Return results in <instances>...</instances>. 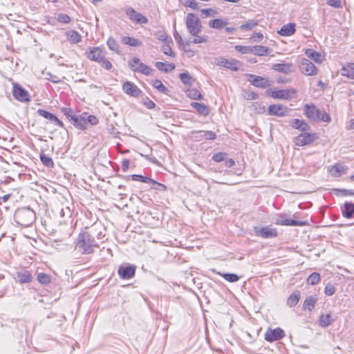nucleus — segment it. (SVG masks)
<instances>
[{"label":"nucleus","mask_w":354,"mask_h":354,"mask_svg":"<svg viewBox=\"0 0 354 354\" xmlns=\"http://www.w3.org/2000/svg\"><path fill=\"white\" fill-rule=\"evenodd\" d=\"M97 247L95 239L86 231L79 234L75 243V249L83 254H92Z\"/></svg>","instance_id":"1"},{"label":"nucleus","mask_w":354,"mask_h":354,"mask_svg":"<svg viewBox=\"0 0 354 354\" xmlns=\"http://www.w3.org/2000/svg\"><path fill=\"white\" fill-rule=\"evenodd\" d=\"M35 213L29 207L19 208L14 214V218L17 223L22 227H29L35 221Z\"/></svg>","instance_id":"2"},{"label":"nucleus","mask_w":354,"mask_h":354,"mask_svg":"<svg viewBox=\"0 0 354 354\" xmlns=\"http://www.w3.org/2000/svg\"><path fill=\"white\" fill-rule=\"evenodd\" d=\"M185 24L188 32L192 36H197V34L201 31V22L198 16L194 13L187 14Z\"/></svg>","instance_id":"3"},{"label":"nucleus","mask_w":354,"mask_h":354,"mask_svg":"<svg viewBox=\"0 0 354 354\" xmlns=\"http://www.w3.org/2000/svg\"><path fill=\"white\" fill-rule=\"evenodd\" d=\"M132 71L141 73L146 75H151L153 70L146 64H143L139 58L134 57L129 62Z\"/></svg>","instance_id":"4"},{"label":"nucleus","mask_w":354,"mask_h":354,"mask_svg":"<svg viewBox=\"0 0 354 354\" xmlns=\"http://www.w3.org/2000/svg\"><path fill=\"white\" fill-rule=\"evenodd\" d=\"M12 95L15 99L19 102H29L30 101L28 92L17 83L13 84Z\"/></svg>","instance_id":"5"},{"label":"nucleus","mask_w":354,"mask_h":354,"mask_svg":"<svg viewBox=\"0 0 354 354\" xmlns=\"http://www.w3.org/2000/svg\"><path fill=\"white\" fill-rule=\"evenodd\" d=\"M254 232L256 236L263 239H270L277 236L278 232L275 228L270 226L254 227Z\"/></svg>","instance_id":"6"},{"label":"nucleus","mask_w":354,"mask_h":354,"mask_svg":"<svg viewBox=\"0 0 354 354\" xmlns=\"http://www.w3.org/2000/svg\"><path fill=\"white\" fill-rule=\"evenodd\" d=\"M317 139L315 133H302L295 138L294 142L297 146L302 147L311 144Z\"/></svg>","instance_id":"7"},{"label":"nucleus","mask_w":354,"mask_h":354,"mask_svg":"<svg viewBox=\"0 0 354 354\" xmlns=\"http://www.w3.org/2000/svg\"><path fill=\"white\" fill-rule=\"evenodd\" d=\"M290 109L282 104H271L268 106V113L270 115L283 117L287 115Z\"/></svg>","instance_id":"8"},{"label":"nucleus","mask_w":354,"mask_h":354,"mask_svg":"<svg viewBox=\"0 0 354 354\" xmlns=\"http://www.w3.org/2000/svg\"><path fill=\"white\" fill-rule=\"evenodd\" d=\"M300 70L306 75H315L317 72L315 64L306 58L301 61Z\"/></svg>","instance_id":"9"},{"label":"nucleus","mask_w":354,"mask_h":354,"mask_svg":"<svg viewBox=\"0 0 354 354\" xmlns=\"http://www.w3.org/2000/svg\"><path fill=\"white\" fill-rule=\"evenodd\" d=\"M126 14L129 18L139 24H145L148 22V19L141 13L136 12L133 8H127Z\"/></svg>","instance_id":"10"},{"label":"nucleus","mask_w":354,"mask_h":354,"mask_svg":"<svg viewBox=\"0 0 354 354\" xmlns=\"http://www.w3.org/2000/svg\"><path fill=\"white\" fill-rule=\"evenodd\" d=\"M284 336V331L280 328H277L273 330H268L265 334V339L269 342H272L282 339Z\"/></svg>","instance_id":"11"},{"label":"nucleus","mask_w":354,"mask_h":354,"mask_svg":"<svg viewBox=\"0 0 354 354\" xmlns=\"http://www.w3.org/2000/svg\"><path fill=\"white\" fill-rule=\"evenodd\" d=\"M106 52L102 50L100 47L89 48L88 52L87 53V57L96 62H100L102 60V58L105 57Z\"/></svg>","instance_id":"12"},{"label":"nucleus","mask_w":354,"mask_h":354,"mask_svg":"<svg viewBox=\"0 0 354 354\" xmlns=\"http://www.w3.org/2000/svg\"><path fill=\"white\" fill-rule=\"evenodd\" d=\"M136 272V267L134 266H120L118 268V273L122 279H129L134 277Z\"/></svg>","instance_id":"13"},{"label":"nucleus","mask_w":354,"mask_h":354,"mask_svg":"<svg viewBox=\"0 0 354 354\" xmlns=\"http://www.w3.org/2000/svg\"><path fill=\"white\" fill-rule=\"evenodd\" d=\"M296 93L295 89H283L272 91L270 92V97L274 99L288 100Z\"/></svg>","instance_id":"14"},{"label":"nucleus","mask_w":354,"mask_h":354,"mask_svg":"<svg viewBox=\"0 0 354 354\" xmlns=\"http://www.w3.org/2000/svg\"><path fill=\"white\" fill-rule=\"evenodd\" d=\"M274 223L278 225L286 226H303L305 222L297 221L291 218H284L283 216L279 215L276 218Z\"/></svg>","instance_id":"15"},{"label":"nucleus","mask_w":354,"mask_h":354,"mask_svg":"<svg viewBox=\"0 0 354 354\" xmlns=\"http://www.w3.org/2000/svg\"><path fill=\"white\" fill-rule=\"evenodd\" d=\"M218 66L231 69L232 71H236L239 70V66H240V62L236 59H227L223 57H221L218 60Z\"/></svg>","instance_id":"16"},{"label":"nucleus","mask_w":354,"mask_h":354,"mask_svg":"<svg viewBox=\"0 0 354 354\" xmlns=\"http://www.w3.org/2000/svg\"><path fill=\"white\" fill-rule=\"evenodd\" d=\"M304 113L306 116L311 120L317 121L320 114V111L313 104H306L304 106Z\"/></svg>","instance_id":"17"},{"label":"nucleus","mask_w":354,"mask_h":354,"mask_svg":"<svg viewBox=\"0 0 354 354\" xmlns=\"http://www.w3.org/2000/svg\"><path fill=\"white\" fill-rule=\"evenodd\" d=\"M250 82L252 84H253L256 87L265 88L270 86V83L268 80L255 75H250Z\"/></svg>","instance_id":"18"},{"label":"nucleus","mask_w":354,"mask_h":354,"mask_svg":"<svg viewBox=\"0 0 354 354\" xmlns=\"http://www.w3.org/2000/svg\"><path fill=\"white\" fill-rule=\"evenodd\" d=\"M122 88L125 93L133 97L139 96L141 93L140 88L131 82H126L123 84Z\"/></svg>","instance_id":"19"},{"label":"nucleus","mask_w":354,"mask_h":354,"mask_svg":"<svg viewBox=\"0 0 354 354\" xmlns=\"http://www.w3.org/2000/svg\"><path fill=\"white\" fill-rule=\"evenodd\" d=\"M37 113L39 115L51 121L52 122H54L57 125L61 127H64L63 122L61 120H59L55 115L44 109H38Z\"/></svg>","instance_id":"20"},{"label":"nucleus","mask_w":354,"mask_h":354,"mask_svg":"<svg viewBox=\"0 0 354 354\" xmlns=\"http://www.w3.org/2000/svg\"><path fill=\"white\" fill-rule=\"evenodd\" d=\"M86 116V113H83L80 115H77L75 118H73V120L71 123L79 129L84 130L87 128Z\"/></svg>","instance_id":"21"},{"label":"nucleus","mask_w":354,"mask_h":354,"mask_svg":"<svg viewBox=\"0 0 354 354\" xmlns=\"http://www.w3.org/2000/svg\"><path fill=\"white\" fill-rule=\"evenodd\" d=\"M272 68L279 73L289 74L292 72V64L290 63H277L274 64Z\"/></svg>","instance_id":"22"},{"label":"nucleus","mask_w":354,"mask_h":354,"mask_svg":"<svg viewBox=\"0 0 354 354\" xmlns=\"http://www.w3.org/2000/svg\"><path fill=\"white\" fill-rule=\"evenodd\" d=\"M342 216L346 218H351L354 216V203L345 202L342 208Z\"/></svg>","instance_id":"23"},{"label":"nucleus","mask_w":354,"mask_h":354,"mask_svg":"<svg viewBox=\"0 0 354 354\" xmlns=\"http://www.w3.org/2000/svg\"><path fill=\"white\" fill-rule=\"evenodd\" d=\"M348 167L346 165L336 164L330 169V173L333 177H339L342 174H346Z\"/></svg>","instance_id":"24"},{"label":"nucleus","mask_w":354,"mask_h":354,"mask_svg":"<svg viewBox=\"0 0 354 354\" xmlns=\"http://www.w3.org/2000/svg\"><path fill=\"white\" fill-rule=\"evenodd\" d=\"M290 125L292 128L299 129L305 132L310 129V126L304 121L299 119H292L290 121Z\"/></svg>","instance_id":"25"},{"label":"nucleus","mask_w":354,"mask_h":354,"mask_svg":"<svg viewBox=\"0 0 354 354\" xmlns=\"http://www.w3.org/2000/svg\"><path fill=\"white\" fill-rule=\"evenodd\" d=\"M17 279L20 283H30L32 277L29 271L22 270L17 272Z\"/></svg>","instance_id":"26"},{"label":"nucleus","mask_w":354,"mask_h":354,"mask_svg":"<svg viewBox=\"0 0 354 354\" xmlns=\"http://www.w3.org/2000/svg\"><path fill=\"white\" fill-rule=\"evenodd\" d=\"M295 24L290 23L283 26L278 32L282 36H290L295 32Z\"/></svg>","instance_id":"27"},{"label":"nucleus","mask_w":354,"mask_h":354,"mask_svg":"<svg viewBox=\"0 0 354 354\" xmlns=\"http://www.w3.org/2000/svg\"><path fill=\"white\" fill-rule=\"evenodd\" d=\"M122 42L124 44L132 46V47H139L142 46V42L139 41L138 39L131 37H127L124 36L122 37L121 39Z\"/></svg>","instance_id":"28"},{"label":"nucleus","mask_w":354,"mask_h":354,"mask_svg":"<svg viewBox=\"0 0 354 354\" xmlns=\"http://www.w3.org/2000/svg\"><path fill=\"white\" fill-rule=\"evenodd\" d=\"M106 44L109 50L114 51L117 54L122 53L121 48L117 41L113 37H109L106 41Z\"/></svg>","instance_id":"29"},{"label":"nucleus","mask_w":354,"mask_h":354,"mask_svg":"<svg viewBox=\"0 0 354 354\" xmlns=\"http://www.w3.org/2000/svg\"><path fill=\"white\" fill-rule=\"evenodd\" d=\"M341 74L354 80V63L348 64L341 68Z\"/></svg>","instance_id":"30"},{"label":"nucleus","mask_w":354,"mask_h":354,"mask_svg":"<svg viewBox=\"0 0 354 354\" xmlns=\"http://www.w3.org/2000/svg\"><path fill=\"white\" fill-rule=\"evenodd\" d=\"M228 24L227 20L222 19H214L209 21V26L212 28L222 29Z\"/></svg>","instance_id":"31"},{"label":"nucleus","mask_w":354,"mask_h":354,"mask_svg":"<svg viewBox=\"0 0 354 354\" xmlns=\"http://www.w3.org/2000/svg\"><path fill=\"white\" fill-rule=\"evenodd\" d=\"M270 49L268 47L263 46H252V54L257 56L266 55Z\"/></svg>","instance_id":"32"},{"label":"nucleus","mask_w":354,"mask_h":354,"mask_svg":"<svg viewBox=\"0 0 354 354\" xmlns=\"http://www.w3.org/2000/svg\"><path fill=\"white\" fill-rule=\"evenodd\" d=\"M300 299V292L299 290L295 291L290 295L287 300V305L290 307L295 306Z\"/></svg>","instance_id":"33"},{"label":"nucleus","mask_w":354,"mask_h":354,"mask_svg":"<svg viewBox=\"0 0 354 354\" xmlns=\"http://www.w3.org/2000/svg\"><path fill=\"white\" fill-rule=\"evenodd\" d=\"M66 36L72 44H77L82 40V36L75 30L68 31L66 32Z\"/></svg>","instance_id":"34"},{"label":"nucleus","mask_w":354,"mask_h":354,"mask_svg":"<svg viewBox=\"0 0 354 354\" xmlns=\"http://www.w3.org/2000/svg\"><path fill=\"white\" fill-rule=\"evenodd\" d=\"M306 55L312 59L317 63H321L322 62V55L320 53L315 51L313 49L308 48L305 52Z\"/></svg>","instance_id":"35"},{"label":"nucleus","mask_w":354,"mask_h":354,"mask_svg":"<svg viewBox=\"0 0 354 354\" xmlns=\"http://www.w3.org/2000/svg\"><path fill=\"white\" fill-rule=\"evenodd\" d=\"M191 106L203 115H207L209 114L208 107L203 104H201L198 102H192Z\"/></svg>","instance_id":"36"},{"label":"nucleus","mask_w":354,"mask_h":354,"mask_svg":"<svg viewBox=\"0 0 354 354\" xmlns=\"http://www.w3.org/2000/svg\"><path fill=\"white\" fill-rule=\"evenodd\" d=\"M156 67L161 71H164V72H169V71H173L174 68H175V65L173 64H165L162 62H157L156 64Z\"/></svg>","instance_id":"37"},{"label":"nucleus","mask_w":354,"mask_h":354,"mask_svg":"<svg viewBox=\"0 0 354 354\" xmlns=\"http://www.w3.org/2000/svg\"><path fill=\"white\" fill-rule=\"evenodd\" d=\"M316 301L317 299L313 296L306 297L303 304L304 309H307L309 311H311L314 308Z\"/></svg>","instance_id":"38"},{"label":"nucleus","mask_w":354,"mask_h":354,"mask_svg":"<svg viewBox=\"0 0 354 354\" xmlns=\"http://www.w3.org/2000/svg\"><path fill=\"white\" fill-rule=\"evenodd\" d=\"M259 24V21L255 19H249L246 23L240 26L241 30L249 31L254 28Z\"/></svg>","instance_id":"39"},{"label":"nucleus","mask_w":354,"mask_h":354,"mask_svg":"<svg viewBox=\"0 0 354 354\" xmlns=\"http://www.w3.org/2000/svg\"><path fill=\"white\" fill-rule=\"evenodd\" d=\"M40 160L43 165L47 167L53 168L54 167V162L53 159L44 153H40Z\"/></svg>","instance_id":"40"},{"label":"nucleus","mask_w":354,"mask_h":354,"mask_svg":"<svg viewBox=\"0 0 354 354\" xmlns=\"http://www.w3.org/2000/svg\"><path fill=\"white\" fill-rule=\"evenodd\" d=\"M219 275H221L223 279H225L226 281L234 283L236 282L239 280L240 277L236 274L234 273H221L218 272Z\"/></svg>","instance_id":"41"},{"label":"nucleus","mask_w":354,"mask_h":354,"mask_svg":"<svg viewBox=\"0 0 354 354\" xmlns=\"http://www.w3.org/2000/svg\"><path fill=\"white\" fill-rule=\"evenodd\" d=\"M197 133L199 134L197 138H203L205 140H214L216 138L215 133L212 131H198Z\"/></svg>","instance_id":"42"},{"label":"nucleus","mask_w":354,"mask_h":354,"mask_svg":"<svg viewBox=\"0 0 354 354\" xmlns=\"http://www.w3.org/2000/svg\"><path fill=\"white\" fill-rule=\"evenodd\" d=\"M320 281V274L318 272H313L307 278L308 284L314 286Z\"/></svg>","instance_id":"43"},{"label":"nucleus","mask_w":354,"mask_h":354,"mask_svg":"<svg viewBox=\"0 0 354 354\" xmlns=\"http://www.w3.org/2000/svg\"><path fill=\"white\" fill-rule=\"evenodd\" d=\"M333 192L337 196H354V189H334Z\"/></svg>","instance_id":"44"},{"label":"nucleus","mask_w":354,"mask_h":354,"mask_svg":"<svg viewBox=\"0 0 354 354\" xmlns=\"http://www.w3.org/2000/svg\"><path fill=\"white\" fill-rule=\"evenodd\" d=\"M180 81L185 85L191 86L194 82V79L187 73H182L180 74Z\"/></svg>","instance_id":"45"},{"label":"nucleus","mask_w":354,"mask_h":354,"mask_svg":"<svg viewBox=\"0 0 354 354\" xmlns=\"http://www.w3.org/2000/svg\"><path fill=\"white\" fill-rule=\"evenodd\" d=\"M235 50L242 54H252V46L236 45Z\"/></svg>","instance_id":"46"},{"label":"nucleus","mask_w":354,"mask_h":354,"mask_svg":"<svg viewBox=\"0 0 354 354\" xmlns=\"http://www.w3.org/2000/svg\"><path fill=\"white\" fill-rule=\"evenodd\" d=\"M152 85L154 88H156L159 92L162 93H167L168 89L165 87L162 82L159 80H155L153 81Z\"/></svg>","instance_id":"47"},{"label":"nucleus","mask_w":354,"mask_h":354,"mask_svg":"<svg viewBox=\"0 0 354 354\" xmlns=\"http://www.w3.org/2000/svg\"><path fill=\"white\" fill-rule=\"evenodd\" d=\"M62 112L71 122H72L73 118L77 116L71 108L64 107L62 109Z\"/></svg>","instance_id":"48"},{"label":"nucleus","mask_w":354,"mask_h":354,"mask_svg":"<svg viewBox=\"0 0 354 354\" xmlns=\"http://www.w3.org/2000/svg\"><path fill=\"white\" fill-rule=\"evenodd\" d=\"M187 96L193 100H200L202 98L200 91L196 88L189 89L187 91Z\"/></svg>","instance_id":"49"},{"label":"nucleus","mask_w":354,"mask_h":354,"mask_svg":"<svg viewBox=\"0 0 354 354\" xmlns=\"http://www.w3.org/2000/svg\"><path fill=\"white\" fill-rule=\"evenodd\" d=\"M131 178L133 180L140 181L147 184H149L150 182H152V179L151 178L143 176L139 174H133L131 176Z\"/></svg>","instance_id":"50"},{"label":"nucleus","mask_w":354,"mask_h":354,"mask_svg":"<svg viewBox=\"0 0 354 354\" xmlns=\"http://www.w3.org/2000/svg\"><path fill=\"white\" fill-rule=\"evenodd\" d=\"M37 280L40 283L46 285L50 282V277L47 274L41 272L37 274Z\"/></svg>","instance_id":"51"},{"label":"nucleus","mask_w":354,"mask_h":354,"mask_svg":"<svg viewBox=\"0 0 354 354\" xmlns=\"http://www.w3.org/2000/svg\"><path fill=\"white\" fill-rule=\"evenodd\" d=\"M330 315L329 314L322 315L319 318V325L322 327H326L330 324Z\"/></svg>","instance_id":"52"},{"label":"nucleus","mask_w":354,"mask_h":354,"mask_svg":"<svg viewBox=\"0 0 354 354\" xmlns=\"http://www.w3.org/2000/svg\"><path fill=\"white\" fill-rule=\"evenodd\" d=\"M149 184L151 185V188L154 189L156 190L165 191L167 189V187L165 185L158 183L153 179H152V182H150Z\"/></svg>","instance_id":"53"},{"label":"nucleus","mask_w":354,"mask_h":354,"mask_svg":"<svg viewBox=\"0 0 354 354\" xmlns=\"http://www.w3.org/2000/svg\"><path fill=\"white\" fill-rule=\"evenodd\" d=\"M201 12L205 17H214L217 14L216 10L212 8H203Z\"/></svg>","instance_id":"54"},{"label":"nucleus","mask_w":354,"mask_h":354,"mask_svg":"<svg viewBox=\"0 0 354 354\" xmlns=\"http://www.w3.org/2000/svg\"><path fill=\"white\" fill-rule=\"evenodd\" d=\"M335 292V286L331 283H327L324 288V293L328 296L333 295Z\"/></svg>","instance_id":"55"},{"label":"nucleus","mask_w":354,"mask_h":354,"mask_svg":"<svg viewBox=\"0 0 354 354\" xmlns=\"http://www.w3.org/2000/svg\"><path fill=\"white\" fill-rule=\"evenodd\" d=\"M161 50L162 51V53L167 55H169L170 57H174L175 56V54L172 51V49L171 48V46L169 45V44H165V45H163L161 48Z\"/></svg>","instance_id":"56"},{"label":"nucleus","mask_w":354,"mask_h":354,"mask_svg":"<svg viewBox=\"0 0 354 354\" xmlns=\"http://www.w3.org/2000/svg\"><path fill=\"white\" fill-rule=\"evenodd\" d=\"M57 21L61 23L68 24L71 21V17L67 14L60 13L57 15Z\"/></svg>","instance_id":"57"},{"label":"nucleus","mask_w":354,"mask_h":354,"mask_svg":"<svg viewBox=\"0 0 354 354\" xmlns=\"http://www.w3.org/2000/svg\"><path fill=\"white\" fill-rule=\"evenodd\" d=\"M195 37L192 40V43L194 44H202L206 43L208 41V37L207 36H194Z\"/></svg>","instance_id":"58"},{"label":"nucleus","mask_w":354,"mask_h":354,"mask_svg":"<svg viewBox=\"0 0 354 354\" xmlns=\"http://www.w3.org/2000/svg\"><path fill=\"white\" fill-rule=\"evenodd\" d=\"M101 66L106 70H110L112 68V64L104 57L102 60L99 62Z\"/></svg>","instance_id":"59"},{"label":"nucleus","mask_w":354,"mask_h":354,"mask_svg":"<svg viewBox=\"0 0 354 354\" xmlns=\"http://www.w3.org/2000/svg\"><path fill=\"white\" fill-rule=\"evenodd\" d=\"M87 124L90 123L91 125H95L98 123V119L93 115H88V113H86V116Z\"/></svg>","instance_id":"60"},{"label":"nucleus","mask_w":354,"mask_h":354,"mask_svg":"<svg viewBox=\"0 0 354 354\" xmlns=\"http://www.w3.org/2000/svg\"><path fill=\"white\" fill-rule=\"evenodd\" d=\"M318 120H322L324 122H329L330 121V117L326 112L320 111V114L319 115Z\"/></svg>","instance_id":"61"},{"label":"nucleus","mask_w":354,"mask_h":354,"mask_svg":"<svg viewBox=\"0 0 354 354\" xmlns=\"http://www.w3.org/2000/svg\"><path fill=\"white\" fill-rule=\"evenodd\" d=\"M326 3L328 5L336 8L342 7L341 0H326Z\"/></svg>","instance_id":"62"},{"label":"nucleus","mask_w":354,"mask_h":354,"mask_svg":"<svg viewBox=\"0 0 354 354\" xmlns=\"http://www.w3.org/2000/svg\"><path fill=\"white\" fill-rule=\"evenodd\" d=\"M184 5L192 9H196L198 4L194 0H185Z\"/></svg>","instance_id":"63"},{"label":"nucleus","mask_w":354,"mask_h":354,"mask_svg":"<svg viewBox=\"0 0 354 354\" xmlns=\"http://www.w3.org/2000/svg\"><path fill=\"white\" fill-rule=\"evenodd\" d=\"M225 155L222 153H216L212 156V160L216 162H221L224 160Z\"/></svg>","instance_id":"64"}]
</instances>
